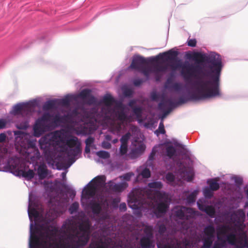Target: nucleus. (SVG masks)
I'll use <instances>...</instances> for the list:
<instances>
[{
    "label": "nucleus",
    "mask_w": 248,
    "mask_h": 248,
    "mask_svg": "<svg viewBox=\"0 0 248 248\" xmlns=\"http://www.w3.org/2000/svg\"><path fill=\"white\" fill-rule=\"evenodd\" d=\"M134 174L127 173L120 176L122 182L117 184L113 181H110L108 184L105 183V175H99L93 179L84 187L81 195V202L83 206L90 207L93 212L94 217L98 219V221L108 220V214L107 209H102L108 205L106 200H104L102 192L105 187L116 192H120L125 189L127 186V182L129 181Z\"/></svg>",
    "instance_id": "3"
},
{
    "label": "nucleus",
    "mask_w": 248,
    "mask_h": 248,
    "mask_svg": "<svg viewBox=\"0 0 248 248\" xmlns=\"http://www.w3.org/2000/svg\"><path fill=\"white\" fill-rule=\"evenodd\" d=\"M198 190H195L187 196L186 198L185 199L186 203L188 204L194 203L195 201L196 197L198 195Z\"/></svg>",
    "instance_id": "17"
},
{
    "label": "nucleus",
    "mask_w": 248,
    "mask_h": 248,
    "mask_svg": "<svg viewBox=\"0 0 248 248\" xmlns=\"http://www.w3.org/2000/svg\"><path fill=\"white\" fill-rule=\"evenodd\" d=\"M229 224L217 227V240L212 248H224L227 243L235 246L234 248H248L247 232L245 230L246 215L243 209L225 213Z\"/></svg>",
    "instance_id": "5"
},
{
    "label": "nucleus",
    "mask_w": 248,
    "mask_h": 248,
    "mask_svg": "<svg viewBox=\"0 0 248 248\" xmlns=\"http://www.w3.org/2000/svg\"><path fill=\"white\" fill-rule=\"evenodd\" d=\"M118 141V140L116 139H114L112 140V142L113 143H117V142Z\"/></svg>",
    "instance_id": "38"
},
{
    "label": "nucleus",
    "mask_w": 248,
    "mask_h": 248,
    "mask_svg": "<svg viewBox=\"0 0 248 248\" xmlns=\"http://www.w3.org/2000/svg\"><path fill=\"white\" fill-rule=\"evenodd\" d=\"M142 82V80H135L134 81V84L136 85V86H138Z\"/></svg>",
    "instance_id": "32"
},
{
    "label": "nucleus",
    "mask_w": 248,
    "mask_h": 248,
    "mask_svg": "<svg viewBox=\"0 0 248 248\" xmlns=\"http://www.w3.org/2000/svg\"><path fill=\"white\" fill-rule=\"evenodd\" d=\"M246 194L248 198V202H247L245 204V207H248V188L246 190Z\"/></svg>",
    "instance_id": "36"
},
{
    "label": "nucleus",
    "mask_w": 248,
    "mask_h": 248,
    "mask_svg": "<svg viewBox=\"0 0 248 248\" xmlns=\"http://www.w3.org/2000/svg\"><path fill=\"white\" fill-rule=\"evenodd\" d=\"M238 198L240 199V200H241L242 199V194H240L239 197H238Z\"/></svg>",
    "instance_id": "39"
},
{
    "label": "nucleus",
    "mask_w": 248,
    "mask_h": 248,
    "mask_svg": "<svg viewBox=\"0 0 248 248\" xmlns=\"http://www.w3.org/2000/svg\"><path fill=\"white\" fill-rule=\"evenodd\" d=\"M137 171L138 172V175L137 178V181L140 179V176L142 178H148L150 177L151 173L149 169L144 167H140L138 169Z\"/></svg>",
    "instance_id": "15"
},
{
    "label": "nucleus",
    "mask_w": 248,
    "mask_h": 248,
    "mask_svg": "<svg viewBox=\"0 0 248 248\" xmlns=\"http://www.w3.org/2000/svg\"><path fill=\"white\" fill-rule=\"evenodd\" d=\"M188 46L194 47L196 46V41L195 39H189L187 42Z\"/></svg>",
    "instance_id": "29"
},
{
    "label": "nucleus",
    "mask_w": 248,
    "mask_h": 248,
    "mask_svg": "<svg viewBox=\"0 0 248 248\" xmlns=\"http://www.w3.org/2000/svg\"><path fill=\"white\" fill-rule=\"evenodd\" d=\"M93 141V140L91 138H88L86 140V143L87 145H88L89 143H91Z\"/></svg>",
    "instance_id": "35"
},
{
    "label": "nucleus",
    "mask_w": 248,
    "mask_h": 248,
    "mask_svg": "<svg viewBox=\"0 0 248 248\" xmlns=\"http://www.w3.org/2000/svg\"><path fill=\"white\" fill-rule=\"evenodd\" d=\"M234 178L236 182L238 183H242V180L241 178H237L236 177H234Z\"/></svg>",
    "instance_id": "33"
},
{
    "label": "nucleus",
    "mask_w": 248,
    "mask_h": 248,
    "mask_svg": "<svg viewBox=\"0 0 248 248\" xmlns=\"http://www.w3.org/2000/svg\"><path fill=\"white\" fill-rule=\"evenodd\" d=\"M63 187L67 192H69L72 195H73V196H75L76 192L73 189L72 187L70 186L63 184Z\"/></svg>",
    "instance_id": "24"
},
{
    "label": "nucleus",
    "mask_w": 248,
    "mask_h": 248,
    "mask_svg": "<svg viewBox=\"0 0 248 248\" xmlns=\"http://www.w3.org/2000/svg\"><path fill=\"white\" fill-rule=\"evenodd\" d=\"M136 104L135 100H131L129 103V106L133 109V113L136 116V119L138 121L139 124L144 123V126L147 128H150L151 126L154 124V123L152 121L147 123L145 122L146 117H144L143 114V111L142 108L140 107L135 106V105Z\"/></svg>",
    "instance_id": "13"
},
{
    "label": "nucleus",
    "mask_w": 248,
    "mask_h": 248,
    "mask_svg": "<svg viewBox=\"0 0 248 248\" xmlns=\"http://www.w3.org/2000/svg\"><path fill=\"white\" fill-rule=\"evenodd\" d=\"M156 155L167 156L173 161L178 158L176 150L170 142L155 146L147 163L150 164Z\"/></svg>",
    "instance_id": "11"
},
{
    "label": "nucleus",
    "mask_w": 248,
    "mask_h": 248,
    "mask_svg": "<svg viewBox=\"0 0 248 248\" xmlns=\"http://www.w3.org/2000/svg\"><path fill=\"white\" fill-rule=\"evenodd\" d=\"M15 142L17 146L20 147V153L24 156L27 162L34 161L39 156V153L36 148V140L31 136L20 131H14Z\"/></svg>",
    "instance_id": "7"
},
{
    "label": "nucleus",
    "mask_w": 248,
    "mask_h": 248,
    "mask_svg": "<svg viewBox=\"0 0 248 248\" xmlns=\"http://www.w3.org/2000/svg\"><path fill=\"white\" fill-rule=\"evenodd\" d=\"M213 190L210 189L209 187H205L203 189V193L204 196L206 198H210L212 197L213 195Z\"/></svg>",
    "instance_id": "22"
},
{
    "label": "nucleus",
    "mask_w": 248,
    "mask_h": 248,
    "mask_svg": "<svg viewBox=\"0 0 248 248\" xmlns=\"http://www.w3.org/2000/svg\"><path fill=\"white\" fill-rule=\"evenodd\" d=\"M37 102L36 100L31 101L27 103H19L13 108L11 114L23 119L22 122H16V125L17 128L26 129L29 127L28 118L32 114Z\"/></svg>",
    "instance_id": "9"
},
{
    "label": "nucleus",
    "mask_w": 248,
    "mask_h": 248,
    "mask_svg": "<svg viewBox=\"0 0 248 248\" xmlns=\"http://www.w3.org/2000/svg\"><path fill=\"white\" fill-rule=\"evenodd\" d=\"M6 136L4 133H1L0 134V142H2L5 141Z\"/></svg>",
    "instance_id": "31"
},
{
    "label": "nucleus",
    "mask_w": 248,
    "mask_h": 248,
    "mask_svg": "<svg viewBox=\"0 0 248 248\" xmlns=\"http://www.w3.org/2000/svg\"><path fill=\"white\" fill-rule=\"evenodd\" d=\"M176 164L178 170L175 174L169 172L166 174L167 182L172 186H176L182 185L184 180L191 181L194 177V171L189 158L186 157L182 161H179Z\"/></svg>",
    "instance_id": "6"
},
{
    "label": "nucleus",
    "mask_w": 248,
    "mask_h": 248,
    "mask_svg": "<svg viewBox=\"0 0 248 248\" xmlns=\"http://www.w3.org/2000/svg\"><path fill=\"white\" fill-rule=\"evenodd\" d=\"M186 57L197 62V64H182L179 62L177 68H182V74L186 79L193 80L186 85L181 82L170 83L168 80L166 88L179 96L180 104L219 96V78L223 67L220 56L214 52L207 55L188 52L186 54Z\"/></svg>",
    "instance_id": "2"
},
{
    "label": "nucleus",
    "mask_w": 248,
    "mask_h": 248,
    "mask_svg": "<svg viewBox=\"0 0 248 248\" xmlns=\"http://www.w3.org/2000/svg\"><path fill=\"white\" fill-rule=\"evenodd\" d=\"M176 55V52L172 50H169L163 53H160L158 57L160 59L167 58L170 59L172 56H175Z\"/></svg>",
    "instance_id": "18"
},
{
    "label": "nucleus",
    "mask_w": 248,
    "mask_h": 248,
    "mask_svg": "<svg viewBox=\"0 0 248 248\" xmlns=\"http://www.w3.org/2000/svg\"><path fill=\"white\" fill-rule=\"evenodd\" d=\"M101 146L104 149H109L111 148V144L109 142V141L105 140L102 142Z\"/></svg>",
    "instance_id": "26"
},
{
    "label": "nucleus",
    "mask_w": 248,
    "mask_h": 248,
    "mask_svg": "<svg viewBox=\"0 0 248 248\" xmlns=\"http://www.w3.org/2000/svg\"><path fill=\"white\" fill-rule=\"evenodd\" d=\"M51 129L50 115L49 113H45L36 120L32 127L33 134L34 137H39Z\"/></svg>",
    "instance_id": "12"
},
{
    "label": "nucleus",
    "mask_w": 248,
    "mask_h": 248,
    "mask_svg": "<svg viewBox=\"0 0 248 248\" xmlns=\"http://www.w3.org/2000/svg\"><path fill=\"white\" fill-rule=\"evenodd\" d=\"M172 103V100H168L167 101H166L165 100L164 98H163V100H162V101L159 103V107L160 108H163V105H170Z\"/></svg>",
    "instance_id": "25"
},
{
    "label": "nucleus",
    "mask_w": 248,
    "mask_h": 248,
    "mask_svg": "<svg viewBox=\"0 0 248 248\" xmlns=\"http://www.w3.org/2000/svg\"><path fill=\"white\" fill-rule=\"evenodd\" d=\"M105 139L106 140L110 141L111 140V137L109 135H105Z\"/></svg>",
    "instance_id": "34"
},
{
    "label": "nucleus",
    "mask_w": 248,
    "mask_h": 248,
    "mask_svg": "<svg viewBox=\"0 0 248 248\" xmlns=\"http://www.w3.org/2000/svg\"><path fill=\"white\" fill-rule=\"evenodd\" d=\"M123 93L125 96H129L132 93L133 91L131 87L127 85H124L122 87Z\"/></svg>",
    "instance_id": "19"
},
{
    "label": "nucleus",
    "mask_w": 248,
    "mask_h": 248,
    "mask_svg": "<svg viewBox=\"0 0 248 248\" xmlns=\"http://www.w3.org/2000/svg\"><path fill=\"white\" fill-rule=\"evenodd\" d=\"M197 205L199 209L205 212L209 216L214 217L215 215L214 207L212 205H207L205 204L204 200H199L197 201Z\"/></svg>",
    "instance_id": "14"
},
{
    "label": "nucleus",
    "mask_w": 248,
    "mask_h": 248,
    "mask_svg": "<svg viewBox=\"0 0 248 248\" xmlns=\"http://www.w3.org/2000/svg\"><path fill=\"white\" fill-rule=\"evenodd\" d=\"M7 121L4 119H0V129H3L6 127Z\"/></svg>",
    "instance_id": "27"
},
{
    "label": "nucleus",
    "mask_w": 248,
    "mask_h": 248,
    "mask_svg": "<svg viewBox=\"0 0 248 248\" xmlns=\"http://www.w3.org/2000/svg\"><path fill=\"white\" fill-rule=\"evenodd\" d=\"M129 68L141 72L147 78L154 76L157 81L166 70L165 66L159 63L149 65L143 58L139 56L133 58Z\"/></svg>",
    "instance_id": "8"
},
{
    "label": "nucleus",
    "mask_w": 248,
    "mask_h": 248,
    "mask_svg": "<svg viewBox=\"0 0 248 248\" xmlns=\"http://www.w3.org/2000/svg\"><path fill=\"white\" fill-rule=\"evenodd\" d=\"M78 99H81L84 103L90 105L96 103V99L91 95L90 91L88 90H84L78 95H68L62 99L47 101L45 107L51 108L55 104H58L62 106L69 108L71 102Z\"/></svg>",
    "instance_id": "10"
},
{
    "label": "nucleus",
    "mask_w": 248,
    "mask_h": 248,
    "mask_svg": "<svg viewBox=\"0 0 248 248\" xmlns=\"http://www.w3.org/2000/svg\"><path fill=\"white\" fill-rule=\"evenodd\" d=\"M166 114H165L163 117L162 118V121L160 123L158 129L155 131V134L157 136L160 134H164L165 133V130L164 129V126L163 123V119L165 117Z\"/></svg>",
    "instance_id": "20"
},
{
    "label": "nucleus",
    "mask_w": 248,
    "mask_h": 248,
    "mask_svg": "<svg viewBox=\"0 0 248 248\" xmlns=\"http://www.w3.org/2000/svg\"><path fill=\"white\" fill-rule=\"evenodd\" d=\"M151 98L153 100H157L159 99V94L156 92H153L151 93Z\"/></svg>",
    "instance_id": "28"
},
{
    "label": "nucleus",
    "mask_w": 248,
    "mask_h": 248,
    "mask_svg": "<svg viewBox=\"0 0 248 248\" xmlns=\"http://www.w3.org/2000/svg\"><path fill=\"white\" fill-rule=\"evenodd\" d=\"M218 178L210 179L208 180L207 183L209 185V188L213 191L219 188V184L217 182Z\"/></svg>",
    "instance_id": "16"
},
{
    "label": "nucleus",
    "mask_w": 248,
    "mask_h": 248,
    "mask_svg": "<svg viewBox=\"0 0 248 248\" xmlns=\"http://www.w3.org/2000/svg\"><path fill=\"white\" fill-rule=\"evenodd\" d=\"M61 175L62 178L64 179L66 176V172H62Z\"/></svg>",
    "instance_id": "37"
},
{
    "label": "nucleus",
    "mask_w": 248,
    "mask_h": 248,
    "mask_svg": "<svg viewBox=\"0 0 248 248\" xmlns=\"http://www.w3.org/2000/svg\"><path fill=\"white\" fill-rule=\"evenodd\" d=\"M101 104L102 108L100 114H94L93 112L89 113L84 108H78L64 117L55 116L54 126H64L67 130L49 133L39 140L45 159L53 169H68L81 154V143L71 132L77 135L90 134L99 125L106 126L111 133L117 136L128 127V132L120 139V154L127 156L128 142L132 137L134 139L132 140L130 157L134 158L140 155V139H137L140 135V130L137 126L130 124L134 118L128 116L127 107L116 101L110 94L105 95Z\"/></svg>",
    "instance_id": "1"
},
{
    "label": "nucleus",
    "mask_w": 248,
    "mask_h": 248,
    "mask_svg": "<svg viewBox=\"0 0 248 248\" xmlns=\"http://www.w3.org/2000/svg\"><path fill=\"white\" fill-rule=\"evenodd\" d=\"M162 184L154 182L148 184L143 191L135 190L128 196V204L133 210L134 214L140 216L161 217L169 208L170 199L168 194L161 191Z\"/></svg>",
    "instance_id": "4"
},
{
    "label": "nucleus",
    "mask_w": 248,
    "mask_h": 248,
    "mask_svg": "<svg viewBox=\"0 0 248 248\" xmlns=\"http://www.w3.org/2000/svg\"><path fill=\"white\" fill-rule=\"evenodd\" d=\"M78 202H74L69 208V211L71 214H73L78 210Z\"/></svg>",
    "instance_id": "23"
},
{
    "label": "nucleus",
    "mask_w": 248,
    "mask_h": 248,
    "mask_svg": "<svg viewBox=\"0 0 248 248\" xmlns=\"http://www.w3.org/2000/svg\"><path fill=\"white\" fill-rule=\"evenodd\" d=\"M119 209L121 211H124L126 209V205L125 203H121L119 206Z\"/></svg>",
    "instance_id": "30"
},
{
    "label": "nucleus",
    "mask_w": 248,
    "mask_h": 248,
    "mask_svg": "<svg viewBox=\"0 0 248 248\" xmlns=\"http://www.w3.org/2000/svg\"><path fill=\"white\" fill-rule=\"evenodd\" d=\"M85 151L86 152L89 151V150L88 149L87 147H86Z\"/></svg>",
    "instance_id": "40"
},
{
    "label": "nucleus",
    "mask_w": 248,
    "mask_h": 248,
    "mask_svg": "<svg viewBox=\"0 0 248 248\" xmlns=\"http://www.w3.org/2000/svg\"><path fill=\"white\" fill-rule=\"evenodd\" d=\"M99 158L104 159H108L110 157V155L108 152L105 151H99L95 153Z\"/></svg>",
    "instance_id": "21"
}]
</instances>
